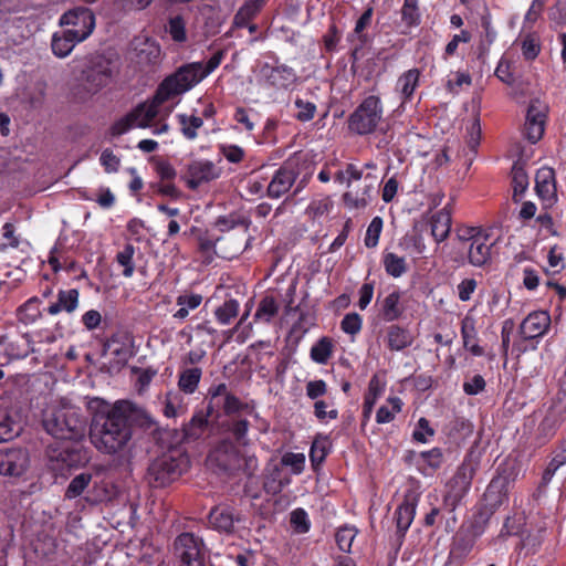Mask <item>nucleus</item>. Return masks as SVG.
Instances as JSON below:
<instances>
[{
  "mask_svg": "<svg viewBox=\"0 0 566 566\" xmlns=\"http://www.w3.org/2000/svg\"><path fill=\"white\" fill-rule=\"evenodd\" d=\"M92 412L90 437L94 447L106 454H117L127 448L132 439L129 420L144 419L151 422V417L130 400H117L113 405L94 397L87 401Z\"/></svg>",
  "mask_w": 566,
  "mask_h": 566,
  "instance_id": "f257e3e1",
  "label": "nucleus"
},
{
  "mask_svg": "<svg viewBox=\"0 0 566 566\" xmlns=\"http://www.w3.org/2000/svg\"><path fill=\"white\" fill-rule=\"evenodd\" d=\"M222 56V52H217L206 64L195 62L178 69L163 81L151 103L137 106L130 114L116 122L113 126V134L123 135L130 128L149 127L158 115L160 104L178 97L200 83L220 65Z\"/></svg>",
  "mask_w": 566,
  "mask_h": 566,
  "instance_id": "f03ea898",
  "label": "nucleus"
},
{
  "mask_svg": "<svg viewBox=\"0 0 566 566\" xmlns=\"http://www.w3.org/2000/svg\"><path fill=\"white\" fill-rule=\"evenodd\" d=\"M43 426L49 434L60 440L81 439L85 432V420L80 409L65 401L45 411Z\"/></svg>",
  "mask_w": 566,
  "mask_h": 566,
  "instance_id": "7ed1b4c3",
  "label": "nucleus"
},
{
  "mask_svg": "<svg viewBox=\"0 0 566 566\" xmlns=\"http://www.w3.org/2000/svg\"><path fill=\"white\" fill-rule=\"evenodd\" d=\"M188 465V457L180 449H171L151 462L148 468L149 482L155 486H165L178 479Z\"/></svg>",
  "mask_w": 566,
  "mask_h": 566,
  "instance_id": "20e7f679",
  "label": "nucleus"
},
{
  "mask_svg": "<svg viewBox=\"0 0 566 566\" xmlns=\"http://www.w3.org/2000/svg\"><path fill=\"white\" fill-rule=\"evenodd\" d=\"M384 119V105L379 96H366L348 117V129L359 136L375 133Z\"/></svg>",
  "mask_w": 566,
  "mask_h": 566,
  "instance_id": "39448f33",
  "label": "nucleus"
},
{
  "mask_svg": "<svg viewBox=\"0 0 566 566\" xmlns=\"http://www.w3.org/2000/svg\"><path fill=\"white\" fill-rule=\"evenodd\" d=\"M60 25L71 31L76 40L85 41L95 29V15L91 9L77 7L61 15Z\"/></svg>",
  "mask_w": 566,
  "mask_h": 566,
  "instance_id": "423d86ee",
  "label": "nucleus"
},
{
  "mask_svg": "<svg viewBox=\"0 0 566 566\" xmlns=\"http://www.w3.org/2000/svg\"><path fill=\"white\" fill-rule=\"evenodd\" d=\"M474 468L469 463L460 465L447 484L444 504L454 511L471 488Z\"/></svg>",
  "mask_w": 566,
  "mask_h": 566,
  "instance_id": "0eeeda50",
  "label": "nucleus"
},
{
  "mask_svg": "<svg viewBox=\"0 0 566 566\" xmlns=\"http://www.w3.org/2000/svg\"><path fill=\"white\" fill-rule=\"evenodd\" d=\"M114 67L112 62L104 57H97L84 75V90L90 96L97 94L113 80Z\"/></svg>",
  "mask_w": 566,
  "mask_h": 566,
  "instance_id": "6e6552de",
  "label": "nucleus"
},
{
  "mask_svg": "<svg viewBox=\"0 0 566 566\" xmlns=\"http://www.w3.org/2000/svg\"><path fill=\"white\" fill-rule=\"evenodd\" d=\"M19 409L8 397H0V442L18 437L22 430Z\"/></svg>",
  "mask_w": 566,
  "mask_h": 566,
  "instance_id": "1a4fd4ad",
  "label": "nucleus"
},
{
  "mask_svg": "<svg viewBox=\"0 0 566 566\" xmlns=\"http://www.w3.org/2000/svg\"><path fill=\"white\" fill-rule=\"evenodd\" d=\"M201 546V539L193 534H180L175 541V555L180 566H203Z\"/></svg>",
  "mask_w": 566,
  "mask_h": 566,
  "instance_id": "9d476101",
  "label": "nucleus"
},
{
  "mask_svg": "<svg viewBox=\"0 0 566 566\" xmlns=\"http://www.w3.org/2000/svg\"><path fill=\"white\" fill-rule=\"evenodd\" d=\"M548 106L545 102L535 98L530 102L526 120H525V135L532 143H537L544 135L546 116Z\"/></svg>",
  "mask_w": 566,
  "mask_h": 566,
  "instance_id": "9b49d317",
  "label": "nucleus"
},
{
  "mask_svg": "<svg viewBox=\"0 0 566 566\" xmlns=\"http://www.w3.org/2000/svg\"><path fill=\"white\" fill-rule=\"evenodd\" d=\"M221 170L211 160L193 159L185 170V180L190 189H197L200 185L219 178Z\"/></svg>",
  "mask_w": 566,
  "mask_h": 566,
  "instance_id": "f8f14e48",
  "label": "nucleus"
},
{
  "mask_svg": "<svg viewBox=\"0 0 566 566\" xmlns=\"http://www.w3.org/2000/svg\"><path fill=\"white\" fill-rule=\"evenodd\" d=\"M535 190L544 208H552L558 200L555 171L542 167L535 175Z\"/></svg>",
  "mask_w": 566,
  "mask_h": 566,
  "instance_id": "ddd939ff",
  "label": "nucleus"
},
{
  "mask_svg": "<svg viewBox=\"0 0 566 566\" xmlns=\"http://www.w3.org/2000/svg\"><path fill=\"white\" fill-rule=\"evenodd\" d=\"M296 165L297 159L290 158L274 174L271 182L268 186V195L271 198H280L291 189L297 176Z\"/></svg>",
  "mask_w": 566,
  "mask_h": 566,
  "instance_id": "4468645a",
  "label": "nucleus"
},
{
  "mask_svg": "<svg viewBox=\"0 0 566 566\" xmlns=\"http://www.w3.org/2000/svg\"><path fill=\"white\" fill-rule=\"evenodd\" d=\"M29 457L24 449H8L0 451V474L19 476L28 468Z\"/></svg>",
  "mask_w": 566,
  "mask_h": 566,
  "instance_id": "2eb2a0df",
  "label": "nucleus"
},
{
  "mask_svg": "<svg viewBox=\"0 0 566 566\" xmlns=\"http://www.w3.org/2000/svg\"><path fill=\"white\" fill-rule=\"evenodd\" d=\"M551 327V315L546 311H534L521 323L520 333L524 339L543 337Z\"/></svg>",
  "mask_w": 566,
  "mask_h": 566,
  "instance_id": "dca6fc26",
  "label": "nucleus"
},
{
  "mask_svg": "<svg viewBox=\"0 0 566 566\" xmlns=\"http://www.w3.org/2000/svg\"><path fill=\"white\" fill-rule=\"evenodd\" d=\"M495 240L492 239L490 231L479 234L474 242L468 247V261L471 265L480 268L489 263L492 256V248Z\"/></svg>",
  "mask_w": 566,
  "mask_h": 566,
  "instance_id": "f3484780",
  "label": "nucleus"
},
{
  "mask_svg": "<svg viewBox=\"0 0 566 566\" xmlns=\"http://www.w3.org/2000/svg\"><path fill=\"white\" fill-rule=\"evenodd\" d=\"M210 409H223L226 413H233L240 408V400L228 391L226 384H219L209 390Z\"/></svg>",
  "mask_w": 566,
  "mask_h": 566,
  "instance_id": "a211bd4d",
  "label": "nucleus"
},
{
  "mask_svg": "<svg viewBox=\"0 0 566 566\" xmlns=\"http://www.w3.org/2000/svg\"><path fill=\"white\" fill-rule=\"evenodd\" d=\"M461 338L463 347L473 356L480 357L484 355V349L478 343V331L475 318L465 315L461 321Z\"/></svg>",
  "mask_w": 566,
  "mask_h": 566,
  "instance_id": "6ab92c4d",
  "label": "nucleus"
},
{
  "mask_svg": "<svg viewBox=\"0 0 566 566\" xmlns=\"http://www.w3.org/2000/svg\"><path fill=\"white\" fill-rule=\"evenodd\" d=\"M211 462H216L224 471H231L240 465L238 451L231 443L224 442L209 455Z\"/></svg>",
  "mask_w": 566,
  "mask_h": 566,
  "instance_id": "aec40b11",
  "label": "nucleus"
},
{
  "mask_svg": "<svg viewBox=\"0 0 566 566\" xmlns=\"http://www.w3.org/2000/svg\"><path fill=\"white\" fill-rule=\"evenodd\" d=\"M138 63L155 64L160 57L159 44L149 38H137L133 42Z\"/></svg>",
  "mask_w": 566,
  "mask_h": 566,
  "instance_id": "412c9836",
  "label": "nucleus"
},
{
  "mask_svg": "<svg viewBox=\"0 0 566 566\" xmlns=\"http://www.w3.org/2000/svg\"><path fill=\"white\" fill-rule=\"evenodd\" d=\"M262 72L271 85L275 87L286 88L294 84L296 74L292 67L279 65L275 67L264 66Z\"/></svg>",
  "mask_w": 566,
  "mask_h": 566,
  "instance_id": "4be33fe9",
  "label": "nucleus"
},
{
  "mask_svg": "<svg viewBox=\"0 0 566 566\" xmlns=\"http://www.w3.org/2000/svg\"><path fill=\"white\" fill-rule=\"evenodd\" d=\"M81 42V40H76V36L72 34L71 31L65 29L56 31L53 33L51 40L52 52L59 59L66 57L71 54L75 45Z\"/></svg>",
  "mask_w": 566,
  "mask_h": 566,
  "instance_id": "5701e85b",
  "label": "nucleus"
},
{
  "mask_svg": "<svg viewBox=\"0 0 566 566\" xmlns=\"http://www.w3.org/2000/svg\"><path fill=\"white\" fill-rule=\"evenodd\" d=\"M420 71L410 69L403 72L397 80L396 92L400 95L401 105L409 102L419 85Z\"/></svg>",
  "mask_w": 566,
  "mask_h": 566,
  "instance_id": "b1692460",
  "label": "nucleus"
},
{
  "mask_svg": "<svg viewBox=\"0 0 566 566\" xmlns=\"http://www.w3.org/2000/svg\"><path fill=\"white\" fill-rule=\"evenodd\" d=\"M67 459V469L85 465L90 461L88 450L76 440H64V451L61 453Z\"/></svg>",
  "mask_w": 566,
  "mask_h": 566,
  "instance_id": "393cba45",
  "label": "nucleus"
},
{
  "mask_svg": "<svg viewBox=\"0 0 566 566\" xmlns=\"http://www.w3.org/2000/svg\"><path fill=\"white\" fill-rule=\"evenodd\" d=\"M80 293L76 289L61 290L57 293V301L48 307L50 315H57L61 312L72 313L78 306Z\"/></svg>",
  "mask_w": 566,
  "mask_h": 566,
  "instance_id": "a878e982",
  "label": "nucleus"
},
{
  "mask_svg": "<svg viewBox=\"0 0 566 566\" xmlns=\"http://www.w3.org/2000/svg\"><path fill=\"white\" fill-rule=\"evenodd\" d=\"M431 234L440 243L444 241L451 230V214L446 209L434 212L430 219Z\"/></svg>",
  "mask_w": 566,
  "mask_h": 566,
  "instance_id": "bb28decb",
  "label": "nucleus"
},
{
  "mask_svg": "<svg viewBox=\"0 0 566 566\" xmlns=\"http://www.w3.org/2000/svg\"><path fill=\"white\" fill-rule=\"evenodd\" d=\"M387 346L390 350L400 352L413 343V336L410 331L398 325H391L387 331Z\"/></svg>",
  "mask_w": 566,
  "mask_h": 566,
  "instance_id": "cd10ccee",
  "label": "nucleus"
},
{
  "mask_svg": "<svg viewBox=\"0 0 566 566\" xmlns=\"http://www.w3.org/2000/svg\"><path fill=\"white\" fill-rule=\"evenodd\" d=\"M401 294L399 291H392L380 302V315L386 322H394L402 314L400 304Z\"/></svg>",
  "mask_w": 566,
  "mask_h": 566,
  "instance_id": "c85d7f7f",
  "label": "nucleus"
},
{
  "mask_svg": "<svg viewBox=\"0 0 566 566\" xmlns=\"http://www.w3.org/2000/svg\"><path fill=\"white\" fill-rule=\"evenodd\" d=\"M41 300L32 296L17 308V318L24 325L34 324L41 317Z\"/></svg>",
  "mask_w": 566,
  "mask_h": 566,
  "instance_id": "c756f323",
  "label": "nucleus"
},
{
  "mask_svg": "<svg viewBox=\"0 0 566 566\" xmlns=\"http://www.w3.org/2000/svg\"><path fill=\"white\" fill-rule=\"evenodd\" d=\"M443 462V454L441 449L433 448L429 451H423L419 455V470L423 475H432L433 472L441 467Z\"/></svg>",
  "mask_w": 566,
  "mask_h": 566,
  "instance_id": "7c9ffc66",
  "label": "nucleus"
},
{
  "mask_svg": "<svg viewBox=\"0 0 566 566\" xmlns=\"http://www.w3.org/2000/svg\"><path fill=\"white\" fill-rule=\"evenodd\" d=\"M417 502L415 499H406L396 510L397 527L400 532H406L416 515Z\"/></svg>",
  "mask_w": 566,
  "mask_h": 566,
  "instance_id": "2f4dec72",
  "label": "nucleus"
},
{
  "mask_svg": "<svg viewBox=\"0 0 566 566\" xmlns=\"http://www.w3.org/2000/svg\"><path fill=\"white\" fill-rule=\"evenodd\" d=\"M209 522L214 528L221 532H231L234 526L235 517L230 509L217 507L210 512Z\"/></svg>",
  "mask_w": 566,
  "mask_h": 566,
  "instance_id": "473e14b6",
  "label": "nucleus"
},
{
  "mask_svg": "<svg viewBox=\"0 0 566 566\" xmlns=\"http://www.w3.org/2000/svg\"><path fill=\"white\" fill-rule=\"evenodd\" d=\"M202 371L198 367L187 368L179 375L178 387L186 395H192L200 382Z\"/></svg>",
  "mask_w": 566,
  "mask_h": 566,
  "instance_id": "72a5a7b5",
  "label": "nucleus"
},
{
  "mask_svg": "<svg viewBox=\"0 0 566 566\" xmlns=\"http://www.w3.org/2000/svg\"><path fill=\"white\" fill-rule=\"evenodd\" d=\"M382 264L388 275L398 279L407 272V262L403 256L387 252L382 256Z\"/></svg>",
  "mask_w": 566,
  "mask_h": 566,
  "instance_id": "f704fd0d",
  "label": "nucleus"
},
{
  "mask_svg": "<svg viewBox=\"0 0 566 566\" xmlns=\"http://www.w3.org/2000/svg\"><path fill=\"white\" fill-rule=\"evenodd\" d=\"M371 187L366 186L361 191L348 190L343 195L344 203L349 209H364L370 201Z\"/></svg>",
  "mask_w": 566,
  "mask_h": 566,
  "instance_id": "c9c22d12",
  "label": "nucleus"
},
{
  "mask_svg": "<svg viewBox=\"0 0 566 566\" xmlns=\"http://www.w3.org/2000/svg\"><path fill=\"white\" fill-rule=\"evenodd\" d=\"M402 401L398 397L388 398L387 402L382 405L376 413L377 423H388L392 421L397 413L401 411Z\"/></svg>",
  "mask_w": 566,
  "mask_h": 566,
  "instance_id": "e433bc0d",
  "label": "nucleus"
},
{
  "mask_svg": "<svg viewBox=\"0 0 566 566\" xmlns=\"http://www.w3.org/2000/svg\"><path fill=\"white\" fill-rule=\"evenodd\" d=\"M176 117L180 125L182 135L189 140L195 139L198 135L197 130L203 125L202 118L196 115L187 114H178Z\"/></svg>",
  "mask_w": 566,
  "mask_h": 566,
  "instance_id": "4c0bfd02",
  "label": "nucleus"
},
{
  "mask_svg": "<svg viewBox=\"0 0 566 566\" xmlns=\"http://www.w3.org/2000/svg\"><path fill=\"white\" fill-rule=\"evenodd\" d=\"M263 0H248L234 15V24L239 28L248 25L249 21L259 12Z\"/></svg>",
  "mask_w": 566,
  "mask_h": 566,
  "instance_id": "58836bf2",
  "label": "nucleus"
},
{
  "mask_svg": "<svg viewBox=\"0 0 566 566\" xmlns=\"http://www.w3.org/2000/svg\"><path fill=\"white\" fill-rule=\"evenodd\" d=\"M186 411L185 398L180 392L169 391L165 398L164 413L168 418H175Z\"/></svg>",
  "mask_w": 566,
  "mask_h": 566,
  "instance_id": "ea45409f",
  "label": "nucleus"
},
{
  "mask_svg": "<svg viewBox=\"0 0 566 566\" xmlns=\"http://www.w3.org/2000/svg\"><path fill=\"white\" fill-rule=\"evenodd\" d=\"M202 302V296L199 294H185L177 297V305L179 310L174 314L177 319H185L189 312L196 310Z\"/></svg>",
  "mask_w": 566,
  "mask_h": 566,
  "instance_id": "a19ab883",
  "label": "nucleus"
},
{
  "mask_svg": "<svg viewBox=\"0 0 566 566\" xmlns=\"http://www.w3.org/2000/svg\"><path fill=\"white\" fill-rule=\"evenodd\" d=\"M290 483L291 479L286 475H283L282 470L275 465L271 473L266 476L264 488L268 493L277 494Z\"/></svg>",
  "mask_w": 566,
  "mask_h": 566,
  "instance_id": "79ce46f5",
  "label": "nucleus"
},
{
  "mask_svg": "<svg viewBox=\"0 0 566 566\" xmlns=\"http://www.w3.org/2000/svg\"><path fill=\"white\" fill-rule=\"evenodd\" d=\"M333 354L332 340L327 337H322L311 348V359L317 364L324 365L328 361Z\"/></svg>",
  "mask_w": 566,
  "mask_h": 566,
  "instance_id": "37998d69",
  "label": "nucleus"
},
{
  "mask_svg": "<svg viewBox=\"0 0 566 566\" xmlns=\"http://www.w3.org/2000/svg\"><path fill=\"white\" fill-rule=\"evenodd\" d=\"M64 440L52 446L48 451L50 467L53 471L62 473L67 469V459L64 454Z\"/></svg>",
  "mask_w": 566,
  "mask_h": 566,
  "instance_id": "c03bdc74",
  "label": "nucleus"
},
{
  "mask_svg": "<svg viewBox=\"0 0 566 566\" xmlns=\"http://www.w3.org/2000/svg\"><path fill=\"white\" fill-rule=\"evenodd\" d=\"M399 247L415 255H422L427 250L421 234L403 235L399 241Z\"/></svg>",
  "mask_w": 566,
  "mask_h": 566,
  "instance_id": "a18cd8bd",
  "label": "nucleus"
},
{
  "mask_svg": "<svg viewBox=\"0 0 566 566\" xmlns=\"http://www.w3.org/2000/svg\"><path fill=\"white\" fill-rule=\"evenodd\" d=\"M279 312V305L274 297L265 296L261 300L254 318L269 323Z\"/></svg>",
  "mask_w": 566,
  "mask_h": 566,
  "instance_id": "49530a36",
  "label": "nucleus"
},
{
  "mask_svg": "<svg viewBox=\"0 0 566 566\" xmlns=\"http://www.w3.org/2000/svg\"><path fill=\"white\" fill-rule=\"evenodd\" d=\"M513 198L515 201L524 195L528 187V176L524 168L514 166L512 170Z\"/></svg>",
  "mask_w": 566,
  "mask_h": 566,
  "instance_id": "de8ad7c7",
  "label": "nucleus"
},
{
  "mask_svg": "<svg viewBox=\"0 0 566 566\" xmlns=\"http://www.w3.org/2000/svg\"><path fill=\"white\" fill-rule=\"evenodd\" d=\"M239 302L237 300H228L216 312V318L221 325H228L232 318L239 313Z\"/></svg>",
  "mask_w": 566,
  "mask_h": 566,
  "instance_id": "09e8293b",
  "label": "nucleus"
},
{
  "mask_svg": "<svg viewBox=\"0 0 566 566\" xmlns=\"http://www.w3.org/2000/svg\"><path fill=\"white\" fill-rule=\"evenodd\" d=\"M485 495L491 501L493 506L502 504L506 496L505 480L502 478L493 479L486 489Z\"/></svg>",
  "mask_w": 566,
  "mask_h": 566,
  "instance_id": "8fccbe9b",
  "label": "nucleus"
},
{
  "mask_svg": "<svg viewBox=\"0 0 566 566\" xmlns=\"http://www.w3.org/2000/svg\"><path fill=\"white\" fill-rule=\"evenodd\" d=\"M92 481V474L91 473H80L75 478L72 479L70 482L66 492L65 497L67 499H75L80 496L84 490L88 486V484Z\"/></svg>",
  "mask_w": 566,
  "mask_h": 566,
  "instance_id": "3c124183",
  "label": "nucleus"
},
{
  "mask_svg": "<svg viewBox=\"0 0 566 566\" xmlns=\"http://www.w3.org/2000/svg\"><path fill=\"white\" fill-rule=\"evenodd\" d=\"M314 416L319 422L328 423L338 417V410L332 403L317 400L314 402Z\"/></svg>",
  "mask_w": 566,
  "mask_h": 566,
  "instance_id": "603ef678",
  "label": "nucleus"
},
{
  "mask_svg": "<svg viewBox=\"0 0 566 566\" xmlns=\"http://www.w3.org/2000/svg\"><path fill=\"white\" fill-rule=\"evenodd\" d=\"M135 249L132 244H126L122 251L116 255V260L120 266H123V275L130 277L134 274V258Z\"/></svg>",
  "mask_w": 566,
  "mask_h": 566,
  "instance_id": "864d4df0",
  "label": "nucleus"
},
{
  "mask_svg": "<svg viewBox=\"0 0 566 566\" xmlns=\"http://www.w3.org/2000/svg\"><path fill=\"white\" fill-rule=\"evenodd\" d=\"M290 522L293 531L297 534H305L311 528L308 514L303 509H295L290 514Z\"/></svg>",
  "mask_w": 566,
  "mask_h": 566,
  "instance_id": "5fc2aeb1",
  "label": "nucleus"
},
{
  "mask_svg": "<svg viewBox=\"0 0 566 566\" xmlns=\"http://www.w3.org/2000/svg\"><path fill=\"white\" fill-rule=\"evenodd\" d=\"M329 449V441L326 437L316 438L310 450V458L313 465L321 464L326 458Z\"/></svg>",
  "mask_w": 566,
  "mask_h": 566,
  "instance_id": "6e6d98bb",
  "label": "nucleus"
},
{
  "mask_svg": "<svg viewBox=\"0 0 566 566\" xmlns=\"http://www.w3.org/2000/svg\"><path fill=\"white\" fill-rule=\"evenodd\" d=\"M385 388L386 382L378 375L371 377L368 385V391L365 396V401H367L369 407L375 406L378 398L385 392Z\"/></svg>",
  "mask_w": 566,
  "mask_h": 566,
  "instance_id": "4d7b16f0",
  "label": "nucleus"
},
{
  "mask_svg": "<svg viewBox=\"0 0 566 566\" xmlns=\"http://www.w3.org/2000/svg\"><path fill=\"white\" fill-rule=\"evenodd\" d=\"M305 461L306 458L304 453L294 452H286L281 459L282 464L289 467L291 472L295 475H298L304 471Z\"/></svg>",
  "mask_w": 566,
  "mask_h": 566,
  "instance_id": "13d9d810",
  "label": "nucleus"
},
{
  "mask_svg": "<svg viewBox=\"0 0 566 566\" xmlns=\"http://www.w3.org/2000/svg\"><path fill=\"white\" fill-rule=\"evenodd\" d=\"M356 535L357 530L354 526L340 527L336 533V543L339 549L343 552H349Z\"/></svg>",
  "mask_w": 566,
  "mask_h": 566,
  "instance_id": "bf43d9fd",
  "label": "nucleus"
},
{
  "mask_svg": "<svg viewBox=\"0 0 566 566\" xmlns=\"http://www.w3.org/2000/svg\"><path fill=\"white\" fill-rule=\"evenodd\" d=\"M363 319L361 316L357 313H348L346 314L342 322L340 328L345 334L355 336L361 331Z\"/></svg>",
  "mask_w": 566,
  "mask_h": 566,
  "instance_id": "052dcab7",
  "label": "nucleus"
},
{
  "mask_svg": "<svg viewBox=\"0 0 566 566\" xmlns=\"http://www.w3.org/2000/svg\"><path fill=\"white\" fill-rule=\"evenodd\" d=\"M382 230V219L375 217L370 221L365 237V245L367 248H375L379 242V237Z\"/></svg>",
  "mask_w": 566,
  "mask_h": 566,
  "instance_id": "680f3d73",
  "label": "nucleus"
},
{
  "mask_svg": "<svg viewBox=\"0 0 566 566\" xmlns=\"http://www.w3.org/2000/svg\"><path fill=\"white\" fill-rule=\"evenodd\" d=\"M565 464H566L565 451H560L557 454H555L543 473L542 484L547 485L552 481L556 471Z\"/></svg>",
  "mask_w": 566,
  "mask_h": 566,
  "instance_id": "e2e57ef3",
  "label": "nucleus"
},
{
  "mask_svg": "<svg viewBox=\"0 0 566 566\" xmlns=\"http://www.w3.org/2000/svg\"><path fill=\"white\" fill-rule=\"evenodd\" d=\"M541 50L539 40L535 34H527L522 41V53L527 60H534Z\"/></svg>",
  "mask_w": 566,
  "mask_h": 566,
  "instance_id": "0e129e2a",
  "label": "nucleus"
},
{
  "mask_svg": "<svg viewBox=\"0 0 566 566\" xmlns=\"http://www.w3.org/2000/svg\"><path fill=\"white\" fill-rule=\"evenodd\" d=\"M172 40L182 42L186 40V25L181 17L177 15L169 20L166 28Z\"/></svg>",
  "mask_w": 566,
  "mask_h": 566,
  "instance_id": "69168bd1",
  "label": "nucleus"
},
{
  "mask_svg": "<svg viewBox=\"0 0 566 566\" xmlns=\"http://www.w3.org/2000/svg\"><path fill=\"white\" fill-rule=\"evenodd\" d=\"M295 107L297 108V113L295 114V117L301 122H308L311 120L316 112V106L314 103L304 101L302 98L295 99Z\"/></svg>",
  "mask_w": 566,
  "mask_h": 566,
  "instance_id": "338daca9",
  "label": "nucleus"
},
{
  "mask_svg": "<svg viewBox=\"0 0 566 566\" xmlns=\"http://www.w3.org/2000/svg\"><path fill=\"white\" fill-rule=\"evenodd\" d=\"M471 33L467 30H462L460 33L454 34L452 39L447 43L444 49V59L455 54L460 43H468L471 41Z\"/></svg>",
  "mask_w": 566,
  "mask_h": 566,
  "instance_id": "774afa93",
  "label": "nucleus"
}]
</instances>
